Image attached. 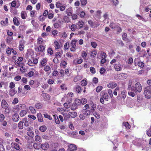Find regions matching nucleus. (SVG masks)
Wrapping results in <instances>:
<instances>
[{"label": "nucleus", "instance_id": "obj_1", "mask_svg": "<svg viewBox=\"0 0 151 151\" xmlns=\"http://www.w3.org/2000/svg\"><path fill=\"white\" fill-rule=\"evenodd\" d=\"M131 91L135 93H140L142 90V86L139 82L136 83L134 86H131Z\"/></svg>", "mask_w": 151, "mask_h": 151}, {"label": "nucleus", "instance_id": "obj_2", "mask_svg": "<svg viewBox=\"0 0 151 151\" xmlns=\"http://www.w3.org/2000/svg\"><path fill=\"white\" fill-rule=\"evenodd\" d=\"M145 98L147 99L151 98V86H148L144 89L143 93Z\"/></svg>", "mask_w": 151, "mask_h": 151}, {"label": "nucleus", "instance_id": "obj_3", "mask_svg": "<svg viewBox=\"0 0 151 151\" xmlns=\"http://www.w3.org/2000/svg\"><path fill=\"white\" fill-rule=\"evenodd\" d=\"M26 105L23 104H20L14 106L12 109V111L14 112H17L20 110L24 109Z\"/></svg>", "mask_w": 151, "mask_h": 151}, {"label": "nucleus", "instance_id": "obj_4", "mask_svg": "<svg viewBox=\"0 0 151 151\" xmlns=\"http://www.w3.org/2000/svg\"><path fill=\"white\" fill-rule=\"evenodd\" d=\"M38 58L32 57L31 59H29L28 61V65L31 66H34L37 65L38 61Z\"/></svg>", "mask_w": 151, "mask_h": 151}, {"label": "nucleus", "instance_id": "obj_5", "mask_svg": "<svg viewBox=\"0 0 151 151\" xmlns=\"http://www.w3.org/2000/svg\"><path fill=\"white\" fill-rule=\"evenodd\" d=\"M127 77V75L125 73H120L116 75L114 77L115 79L122 80L126 79Z\"/></svg>", "mask_w": 151, "mask_h": 151}, {"label": "nucleus", "instance_id": "obj_6", "mask_svg": "<svg viewBox=\"0 0 151 151\" xmlns=\"http://www.w3.org/2000/svg\"><path fill=\"white\" fill-rule=\"evenodd\" d=\"M88 22L89 25L92 28H96L100 25L98 22L93 21L91 20H88Z\"/></svg>", "mask_w": 151, "mask_h": 151}, {"label": "nucleus", "instance_id": "obj_7", "mask_svg": "<svg viewBox=\"0 0 151 151\" xmlns=\"http://www.w3.org/2000/svg\"><path fill=\"white\" fill-rule=\"evenodd\" d=\"M76 40H73L70 43L71 47L70 48V50L72 52H74L76 50V43L77 41Z\"/></svg>", "mask_w": 151, "mask_h": 151}, {"label": "nucleus", "instance_id": "obj_8", "mask_svg": "<svg viewBox=\"0 0 151 151\" xmlns=\"http://www.w3.org/2000/svg\"><path fill=\"white\" fill-rule=\"evenodd\" d=\"M19 42V44L18 46L19 49L20 51H23L24 49L25 41L24 40H20Z\"/></svg>", "mask_w": 151, "mask_h": 151}, {"label": "nucleus", "instance_id": "obj_9", "mask_svg": "<svg viewBox=\"0 0 151 151\" xmlns=\"http://www.w3.org/2000/svg\"><path fill=\"white\" fill-rule=\"evenodd\" d=\"M47 58H45L41 60L40 62V66L41 67L45 66L47 64Z\"/></svg>", "mask_w": 151, "mask_h": 151}, {"label": "nucleus", "instance_id": "obj_10", "mask_svg": "<svg viewBox=\"0 0 151 151\" xmlns=\"http://www.w3.org/2000/svg\"><path fill=\"white\" fill-rule=\"evenodd\" d=\"M76 146L73 144H71L68 146V151H75L77 150Z\"/></svg>", "mask_w": 151, "mask_h": 151}, {"label": "nucleus", "instance_id": "obj_11", "mask_svg": "<svg viewBox=\"0 0 151 151\" xmlns=\"http://www.w3.org/2000/svg\"><path fill=\"white\" fill-rule=\"evenodd\" d=\"M45 49V46L42 45H40L36 48H35V50L37 52H44Z\"/></svg>", "mask_w": 151, "mask_h": 151}, {"label": "nucleus", "instance_id": "obj_12", "mask_svg": "<svg viewBox=\"0 0 151 151\" xmlns=\"http://www.w3.org/2000/svg\"><path fill=\"white\" fill-rule=\"evenodd\" d=\"M11 147L12 148L15 149L17 150H18L20 149V147L19 145L16 142H12L11 144Z\"/></svg>", "mask_w": 151, "mask_h": 151}, {"label": "nucleus", "instance_id": "obj_13", "mask_svg": "<svg viewBox=\"0 0 151 151\" xmlns=\"http://www.w3.org/2000/svg\"><path fill=\"white\" fill-rule=\"evenodd\" d=\"M100 95L105 100L109 98L108 94L104 91H102L100 93Z\"/></svg>", "mask_w": 151, "mask_h": 151}, {"label": "nucleus", "instance_id": "obj_14", "mask_svg": "<svg viewBox=\"0 0 151 151\" xmlns=\"http://www.w3.org/2000/svg\"><path fill=\"white\" fill-rule=\"evenodd\" d=\"M49 144L47 142H45L41 145V148L43 150H47L49 147Z\"/></svg>", "mask_w": 151, "mask_h": 151}, {"label": "nucleus", "instance_id": "obj_15", "mask_svg": "<svg viewBox=\"0 0 151 151\" xmlns=\"http://www.w3.org/2000/svg\"><path fill=\"white\" fill-rule=\"evenodd\" d=\"M42 96L43 97L45 101L48 100L50 99V96L47 93H43Z\"/></svg>", "mask_w": 151, "mask_h": 151}, {"label": "nucleus", "instance_id": "obj_16", "mask_svg": "<svg viewBox=\"0 0 151 151\" xmlns=\"http://www.w3.org/2000/svg\"><path fill=\"white\" fill-rule=\"evenodd\" d=\"M114 67L116 71H120L122 70V68L119 63H117L114 65Z\"/></svg>", "mask_w": 151, "mask_h": 151}, {"label": "nucleus", "instance_id": "obj_17", "mask_svg": "<svg viewBox=\"0 0 151 151\" xmlns=\"http://www.w3.org/2000/svg\"><path fill=\"white\" fill-rule=\"evenodd\" d=\"M117 86V83L115 82H110L108 84L107 86L108 88H114Z\"/></svg>", "mask_w": 151, "mask_h": 151}, {"label": "nucleus", "instance_id": "obj_18", "mask_svg": "<svg viewBox=\"0 0 151 151\" xmlns=\"http://www.w3.org/2000/svg\"><path fill=\"white\" fill-rule=\"evenodd\" d=\"M76 25L78 26L79 29L82 28L84 24L83 21L82 20L78 21L76 23Z\"/></svg>", "mask_w": 151, "mask_h": 151}, {"label": "nucleus", "instance_id": "obj_19", "mask_svg": "<svg viewBox=\"0 0 151 151\" xmlns=\"http://www.w3.org/2000/svg\"><path fill=\"white\" fill-rule=\"evenodd\" d=\"M121 95L122 97L123 100L125 99L126 96V91L125 90H123L121 92V94H119L118 97L120 96Z\"/></svg>", "mask_w": 151, "mask_h": 151}, {"label": "nucleus", "instance_id": "obj_20", "mask_svg": "<svg viewBox=\"0 0 151 151\" xmlns=\"http://www.w3.org/2000/svg\"><path fill=\"white\" fill-rule=\"evenodd\" d=\"M13 120L14 121L17 122L19 120V117L18 114L15 113L13 115Z\"/></svg>", "mask_w": 151, "mask_h": 151}, {"label": "nucleus", "instance_id": "obj_21", "mask_svg": "<svg viewBox=\"0 0 151 151\" xmlns=\"http://www.w3.org/2000/svg\"><path fill=\"white\" fill-rule=\"evenodd\" d=\"M1 106L4 109L8 107L9 105L5 100L3 99L2 100Z\"/></svg>", "mask_w": 151, "mask_h": 151}, {"label": "nucleus", "instance_id": "obj_22", "mask_svg": "<svg viewBox=\"0 0 151 151\" xmlns=\"http://www.w3.org/2000/svg\"><path fill=\"white\" fill-rule=\"evenodd\" d=\"M101 11V10L97 11L94 15V17L98 19H100Z\"/></svg>", "mask_w": 151, "mask_h": 151}, {"label": "nucleus", "instance_id": "obj_23", "mask_svg": "<svg viewBox=\"0 0 151 151\" xmlns=\"http://www.w3.org/2000/svg\"><path fill=\"white\" fill-rule=\"evenodd\" d=\"M74 89L76 90V92L78 93H80L82 91L81 87L78 85L75 86Z\"/></svg>", "mask_w": 151, "mask_h": 151}, {"label": "nucleus", "instance_id": "obj_24", "mask_svg": "<svg viewBox=\"0 0 151 151\" xmlns=\"http://www.w3.org/2000/svg\"><path fill=\"white\" fill-rule=\"evenodd\" d=\"M119 24L118 23H114V22L110 23L109 25L110 27L112 29H115L117 28Z\"/></svg>", "mask_w": 151, "mask_h": 151}, {"label": "nucleus", "instance_id": "obj_25", "mask_svg": "<svg viewBox=\"0 0 151 151\" xmlns=\"http://www.w3.org/2000/svg\"><path fill=\"white\" fill-rule=\"evenodd\" d=\"M139 79L137 78H134L131 81H130L129 83L128 87V88H130L132 84V82L133 81L134 83H137Z\"/></svg>", "mask_w": 151, "mask_h": 151}, {"label": "nucleus", "instance_id": "obj_26", "mask_svg": "<svg viewBox=\"0 0 151 151\" xmlns=\"http://www.w3.org/2000/svg\"><path fill=\"white\" fill-rule=\"evenodd\" d=\"M21 18L22 19H24L26 18L27 14L26 11H22L21 12Z\"/></svg>", "mask_w": 151, "mask_h": 151}, {"label": "nucleus", "instance_id": "obj_27", "mask_svg": "<svg viewBox=\"0 0 151 151\" xmlns=\"http://www.w3.org/2000/svg\"><path fill=\"white\" fill-rule=\"evenodd\" d=\"M37 116L38 121L39 122H43V120L42 118V116L41 113H38L37 114Z\"/></svg>", "mask_w": 151, "mask_h": 151}, {"label": "nucleus", "instance_id": "obj_28", "mask_svg": "<svg viewBox=\"0 0 151 151\" xmlns=\"http://www.w3.org/2000/svg\"><path fill=\"white\" fill-rule=\"evenodd\" d=\"M97 52V50H93L91 52L90 56L92 58H95Z\"/></svg>", "mask_w": 151, "mask_h": 151}, {"label": "nucleus", "instance_id": "obj_29", "mask_svg": "<svg viewBox=\"0 0 151 151\" xmlns=\"http://www.w3.org/2000/svg\"><path fill=\"white\" fill-rule=\"evenodd\" d=\"M83 113L86 116H87L90 114V110L88 109H83Z\"/></svg>", "mask_w": 151, "mask_h": 151}, {"label": "nucleus", "instance_id": "obj_30", "mask_svg": "<svg viewBox=\"0 0 151 151\" xmlns=\"http://www.w3.org/2000/svg\"><path fill=\"white\" fill-rule=\"evenodd\" d=\"M63 54V51L62 50L56 53L55 56L56 57L58 58H61L62 57V55Z\"/></svg>", "mask_w": 151, "mask_h": 151}, {"label": "nucleus", "instance_id": "obj_31", "mask_svg": "<svg viewBox=\"0 0 151 151\" xmlns=\"http://www.w3.org/2000/svg\"><path fill=\"white\" fill-rule=\"evenodd\" d=\"M13 22L14 25H15L18 26L20 24L19 20L16 17H14L13 18Z\"/></svg>", "mask_w": 151, "mask_h": 151}, {"label": "nucleus", "instance_id": "obj_32", "mask_svg": "<svg viewBox=\"0 0 151 151\" xmlns=\"http://www.w3.org/2000/svg\"><path fill=\"white\" fill-rule=\"evenodd\" d=\"M23 123H24V125L25 127H27L29 126V122L27 121V118L25 117L22 120Z\"/></svg>", "mask_w": 151, "mask_h": 151}, {"label": "nucleus", "instance_id": "obj_33", "mask_svg": "<svg viewBox=\"0 0 151 151\" xmlns=\"http://www.w3.org/2000/svg\"><path fill=\"white\" fill-rule=\"evenodd\" d=\"M81 85L83 86H85L87 85L88 82L87 80L83 79L82 80L81 82Z\"/></svg>", "mask_w": 151, "mask_h": 151}, {"label": "nucleus", "instance_id": "obj_34", "mask_svg": "<svg viewBox=\"0 0 151 151\" xmlns=\"http://www.w3.org/2000/svg\"><path fill=\"white\" fill-rule=\"evenodd\" d=\"M54 46L55 50L59 49L60 47L59 43L57 40H55L54 42Z\"/></svg>", "mask_w": 151, "mask_h": 151}, {"label": "nucleus", "instance_id": "obj_35", "mask_svg": "<svg viewBox=\"0 0 151 151\" xmlns=\"http://www.w3.org/2000/svg\"><path fill=\"white\" fill-rule=\"evenodd\" d=\"M72 9L71 8H69L66 11L67 14L69 16H70L72 14Z\"/></svg>", "mask_w": 151, "mask_h": 151}, {"label": "nucleus", "instance_id": "obj_36", "mask_svg": "<svg viewBox=\"0 0 151 151\" xmlns=\"http://www.w3.org/2000/svg\"><path fill=\"white\" fill-rule=\"evenodd\" d=\"M69 113L70 117L73 118H75L77 115V113L76 112H70Z\"/></svg>", "mask_w": 151, "mask_h": 151}, {"label": "nucleus", "instance_id": "obj_37", "mask_svg": "<svg viewBox=\"0 0 151 151\" xmlns=\"http://www.w3.org/2000/svg\"><path fill=\"white\" fill-rule=\"evenodd\" d=\"M53 116L55 119V122L57 124H59L60 123V121L58 116L56 114H54L53 115Z\"/></svg>", "mask_w": 151, "mask_h": 151}, {"label": "nucleus", "instance_id": "obj_38", "mask_svg": "<svg viewBox=\"0 0 151 151\" xmlns=\"http://www.w3.org/2000/svg\"><path fill=\"white\" fill-rule=\"evenodd\" d=\"M27 113V111L24 110H22L19 113V115L21 117L24 116Z\"/></svg>", "mask_w": 151, "mask_h": 151}, {"label": "nucleus", "instance_id": "obj_39", "mask_svg": "<svg viewBox=\"0 0 151 151\" xmlns=\"http://www.w3.org/2000/svg\"><path fill=\"white\" fill-rule=\"evenodd\" d=\"M123 125L125 127L126 129H129L130 128L131 126L127 122H123Z\"/></svg>", "mask_w": 151, "mask_h": 151}, {"label": "nucleus", "instance_id": "obj_40", "mask_svg": "<svg viewBox=\"0 0 151 151\" xmlns=\"http://www.w3.org/2000/svg\"><path fill=\"white\" fill-rule=\"evenodd\" d=\"M60 66L63 68H65L66 66L67 63L65 60H62L60 63Z\"/></svg>", "mask_w": 151, "mask_h": 151}, {"label": "nucleus", "instance_id": "obj_41", "mask_svg": "<svg viewBox=\"0 0 151 151\" xmlns=\"http://www.w3.org/2000/svg\"><path fill=\"white\" fill-rule=\"evenodd\" d=\"M70 29L72 31H74L76 29V26L74 24H72L71 26L69 27Z\"/></svg>", "mask_w": 151, "mask_h": 151}, {"label": "nucleus", "instance_id": "obj_42", "mask_svg": "<svg viewBox=\"0 0 151 151\" xmlns=\"http://www.w3.org/2000/svg\"><path fill=\"white\" fill-rule=\"evenodd\" d=\"M63 116L65 120H66L68 119L70 117L69 113L68 114H67L66 113H64L63 114Z\"/></svg>", "mask_w": 151, "mask_h": 151}, {"label": "nucleus", "instance_id": "obj_43", "mask_svg": "<svg viewBox=\"0 0 151 151\" xmlns=\"http://www.w3.org/2000/svg\"><path fill=\"white\" fill-rule=\"evenodd\" d=\"M23 123L22 121H20L18 125V127L19 129H22L23 128Z\"/></svg>", "mask_w": 151, "mask_h": 151}, {"label": "nucleus", "instance_id": "obj_44", "mask_svg": "<svg viewBox=\"0 0 151 151\" xmlns=\"http://www.w3.org/2000/svg\"><path fill=\"white\" fill-rule=\"evenodd\" d=\"M16 92L14 89H11L9 91V95L11 96H13L16 93Z\"/></svg>", "mask_w": 151, "mask_h": 151}, {"label": "nucleus", "instance_id": "obj_45", "mask_svg": "<svg viewBox=\"0 0 151 151\" xmlns=\"http://www.w3.org/2000/svg\"><path fill=\"white\" fill-rule=\"evenodd\" d=\"M47 127L45 125H43L40 127L39 130L42 132H45L47 129Z\"/></svg>", "mask_w": 151, "mask_h": 151}, {"label": "nucleus", "instance_id": "obj_46", "mask_svg": "<svg viewBox=\"0 0 151 151\" xmlns=\"http://www.w3.org/2000/svg\"><path fill=\"white\" fill-rule=\"evenodd\" d=\"M29 109L32 114H35L36 113V110L34 107L32 106H30L29 107Z\"/></svg>", "mask_w": 151, "mask_h": 151}, {"label": "nucleus", "instance_id": "obj_47", "mask_svg": "<svg viewBox=\"0 0 151 151\" xmlns=\"http://www.w3.org/2000/svg\"><path fill=\"white\" fill-rule=\"evenodd\" d=\"M42 105L40 103H37L35 104V106L36 108L38 109H41L42 107Z\"/></svg>", "mask_w": 151, "mask_h": 151}, {"label": "nucleus", "instance_id": "obj_48", "mask_svg": "<svg viewBox=\"0 0 151 151\" xmlns=\"http://www.w3.org/2000/svg\"><path fill=\"white\" fill-rule=\"evenodd\" d=\"M64 22L66 23H68L70 22V19L69 17L67 16H65L64 17L63 19Z\"/></svg>", "mask_w": 151, "mask_h": 151}, {"label": "nucleus", "instance_id": "obj_49", "mask_svg": "<svg viewBox=\"0 0 151 151\" xmlns=\"http://www.w3.org/2000/svg\"><path fill=\"white\" fill-rule=\"evenodd\" d=\"M83 62V60L81 58H80L79 59H77L76 60L75 64H80Z\"/></svg>", "mask_w": 151, "mask_h": 151}, {"label": "nucleus", "instance_id": "obj_50", "mask_svg": "<svg viewBox=\"0 0 151 151\" xmlns=\"http://www.w3.org/2000/svg\"><path fill=\"white\" fill-rule=\"evenodd\" d=\"M44 68L43 69L46 72H47L49 71L51 69V68L48 65H45V66H44Z\"/></svg>", "mask_w": 151, "mask_h": 151}, {"label": "nucleus", "instance_id": "obj_51", "mask_svg": "<svg viewBox=\"0 0 151 151\" xmlns=\"http://www.w3.org/2000/svg\"><path fill=\"white\" fill-rule=\"evenodd\" d=\"M32 141H31V142L30 143L28 142L27 145V148L30 149H32L33 148V145L32 144Z\"/></svg>", "mask_w": 151, "mask_h": 151}, {"label": "nucleus", "instance_id": "obj_52", "mask_svg": "<svg viewBox=\"0 0 151 151\" xmlns=\"http://www.w3.org/2000/svg\"><path fill=\"white\" fill-rule=\"evenodd\" d=\"M37 43L38 44H41L43 42L42 39L40 37H39L37 40Z\"/></svg>", "mask_w": 151, "mask_h": 151}, {"label": "nucleus", "instance_id": "obj_53", "mask_svg": "<svg viewBox=\"0 0 151 151\" xmlns=\"http://www.w3.org/2000/svg\"><path fill=\"white\" fill-rule=\"evenodd\" d=\"M103 87L101 86H99L97 87L96 91L97 93H99L102 90Z\"/></svg>", "mask_w": 151, "mask_h": 151}, {"label": "nucleus", "instance_id": "obj_54", "mask_svg": "<svg viewBox=\"0 0 151 151\" xmlns=\"http://www.w3.org/2000/svg\"><path fill=\"white\" fill-rule=\"evenodd\" d=\"M81 79V77L79 76H77L74 77L73 79V81L75 82H76L80 80Z\"/></svg>", "mask_w": 151, "mask_h": 151}, {"label": "nucleus", "instance_id": "obj_55", "mask_svg": "<svg viewBox=\"0 0 151 151\" xmlns=\"http://www.w3.org/2000/svg\"><path fill=\"white\" fill-rule=\"evenodd\" d=\"M78 107V106L75 104H73L71 107L70 109L71 110L74 111Z\"/></svg>", "mask_w": 151, "mask_h": 151}, {"label": "nucleus", "instance_id": "obj_56", "mask_svg": "<svg viewBox=\"0 0 151 151\" xmlns=\"http://www.w3.org/2000/svg\"><path fill=\"white\" fill-rule=\"evenodd\" d=\"M59 74L58 72L56 70H54L52 74V75L53 76H56Z\"/></svg>", "mask_w": 151, "mask_h": 151}, {"label": "nucleus", "instance_id": "obj_57", "mask_svg": "<svg viewBox=\"0 0 151 151\" xmlns=\"http://www.w3.org/2000/svg\"><path fill=\"white\" fill-rule=\"evenodd\" d=\"M12 52L11 49L10 48L8 47L6 49V53L8 55H10Z\"/></svg>", "mask_w": 151, "mask_h": 151}, {"label": "nucleus", "instance_id": "obj_58", "mask_svg": "<svg viewBox=\"0 0 151 151\" xmlns=\"http://www.w3.org/2000/svg\"><path fill=\"white\" fill-rule=\"evenodd\" d=\"M26 28V27L24 25H20L19 29L20 31H22L24 30Z\"/></svg>", "mask_w": 151, "mask_h": 151}, {"label": "nucleus", "instance_id": "obj_59", "mask_svg": "<svg viewBox=\"0 0 151 151\" xmlns=\"http://www.w3.org/2000/svg\"><path fill=\"white\" fill-rule=\"evenodd\" d=\"M35 140L36 141L41 142L42 139L41 137L39 135H36L35 137Z\"/></svg>", "mask_w": 151, "mask_h": 151}, {"label": "nucleus", "instance_id": "obj_60", "mask_svg": "<svg viewBox=\"0 0 151 151\" xmlns=\"http://www.w3.org/2000/svg\"><path fill=\"white\" fill-rule=\"evenodd\" d=\"M122 39L123 40L127 41V35L126 33H123L122 35Z\"/></svg>", "mask_w": 151, "mask_h": 151}, {"label": "nucleus", "instance_id": "obj_61", "mask_svg": "<svg viewBox=\"0 0 151 151\" xmlns=\"http://www.w3.org/2000/svg\"><path fill=\"white\" fill-rule=\"evenodd\" d=\"M87 55V53L85 51H82L81 53V56L84 59H85Z\"/></svg>", "mask_w": 151, "mask_h": 151}, {"label": "nucleus", "instance_id": "obj_62", "mask_svg": "<svg viewBox=\"0 0 151 151\" xmlns=\"http://www.w3.org/2000/svg\"><path fill=\"white\" fill-rule=\"evenodd\" d=\"M49 86V85L47 83H43L41 86L42 88L44 89H47Z\"/></svg>", "mask_w": 151, "mask_h": 151}, {"label": "nucleus", "instance_id": "obj_63", "mask_svg": "<svg viewBox=\"0 0 151 151\" xmlns=\"http://www.w3.org/2000/svg\"><path fill=\"white\" fill-rule=\"evenodd\" d=\"M5 109L4 112L6 114H9V113L10 112L11 109L10 108L8 107H6V108H4Z\"/></svg>", "mask_w": 151, "mask_h": 151}, {"label": "nucleus", "instance_id": "obj_64", "mask_svg": "<svg viewBox=\"0 0 151 151\" xmlns=\"http://www.w3.org/2000/svg\"><path fill=\"white\" fill-rule=\"evenodd\" d=\"M147 135L149 137H151V126L150 128L147 130Z\"/></svg>", "mask_w": 151, "mask_h": 151}]
</instances>
